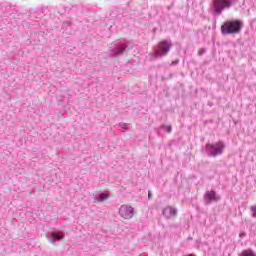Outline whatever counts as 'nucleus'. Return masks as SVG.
<instances>
[{"label": "nucleus", "instance_id": "obj_12", "mask_svg": "<svg viewBox=\"0 0 256 256\" xmlns=\"http://www.w3.org/2000/svg\"><path fill=\"white\" fill-rule=\"evenodd\" d=\"M205 53V48H201L199 51H198V55L201 56Z\"/></svg>", "mask_w": 256, "mask_h": 256}, {"label": "nucleus", "instance_id": "obj_7", "mask_svg": "<svg viewBox=\"0 0 256 256\" xmlns=\"http://www.w3.org/2000/svg\"><path fill=\"white\" fill-rule=\"evenodd\" d=\"M205 199L208 200V203H212V201H219L221 197L217 196V193H215V191H208L205 194Z\"/></svg>", "mask_w": 256, "mask_h": 256}, {"label": "nucleus", "instance_id": "obj_14", "mask_svg": "<svg viewBox=\"0 0 256 256\" xmlns=\"http://www.w3.org/2000/svg\"><path fill=\"white\" fill-rule=\"evenodd\" d=\"M152 195L151 192L148 193V199H151Z\"/></svg>", "mask_w": 256, "mask_h": 256}, {"label": "nucleus", "instance_id": "obj_4", "mask_svg": "<svg viewBox=\"0 0 256 256\" xmlns=\"http://www.w3.org/2000/svg\"><path fill=\"white\" fill-rule=\"evenodd\" d=\"M224 149L225 143H223L222 141H219L216 144L206 145V150L210 153L211 157H217V155H222Z\"/></svg>", "mask_w": 256, "mask_h": 256}, {"label": "nucleus", "instance_id": "obj_13", "mask_svg": "<svg viewBox=\"0 0 256 256\" xmlns=\"http://www.w3.org/2000/svg\"><path fill=\"white\" fill-rule=\"evenodd\" d=\"M166 131H167L168 133H171V126H167V127H166Z\"/></svg>", "mask_w": 256, "mask_h": 256}, {"label": "nucleus", "instance_id": "obj_2", "mask_svg": "<svg viewBox=\"0 0 256 256\" xmlns=\"http://www.w3.org/2000/svg\"><path fill=\"white\" fill-rule=\"evenodd\" d=\"M233 5V0H213V9L216 15H221L225 9H229Z\"/></svg>", "mask_w": 256, "mask_h": 256}, {"label": "nucleus", "instance_id": "obj_1", "mask_svg": "<svg viewBox=\"0 0 256 256\" xmlns=\"http://www.w3.org/2000/svg\"><path fill=\"white\" fill-rule=\"evenodd\" d=\"M243 29V22L239 20H228L221 25L222 35H237Z\"/></svg>", "mask_w": 256, "mask_h": 256}, {"label": "nucleus", "instance_id": "obj_10", "mask_svg": "<svg viewBox=\"0 0 256 256\" xmlns=\"http://www.w3.org/2000/svg\"><path fill=\"white\" fill-rule=\"evenodd\" d=\"M100 201H106V199H109V194L102 193L99 196Z\"/></svg>", "mask_w": 256, "mask_h": 256}, {"label": "nucleus", "instance_id": "obj_3", "mask_svg": "<svg viewBox=\"0 0 256 256\" xmlns=\"http://www.w3.org/2000/svg\"><path fill=\"white\" fill-rule=\"evenodd\" d=\"M173 44L167 40L160 41L158 48L154 51L156 57H165L169 51H171Z\"/></svg>", "mask_w": 256, "mask_h": 256}, {"label": "nucleus", "instance_id": "obj_9", "mask_svg": "<svg viewBox=\"0 0 256 256\" xmlns=\"http://www.w3.org/2000/svg\"><path fill=\"white\" fill-rule=\"evenodd\" d=\"M52 238L54 239V241H61V239H63V236L59 235V233L57 232H52Z\"/></svg>", "mask_w": 256, "mask_h": 256}, {"label": "nucleus", "instance_id": "obj_5", "mask_svg": "<svg viewBox=\"0 0 256 256\" xmlns=\"http://www.w3.org/2000/svg\"><path fill=\"white\" fill-rule=\"evenodd\" d=\"M133 207L124 204L120 207L119 214L123 217V219H133Z\"/></svg>", "mask_w": 256, "mask_h": 256}, {"label": "nucleus", "instance_id": "obj_11", "mask_svg": "<svg viewBox=\"0 0 256 256\" xmlns=\"http://www.w3.org/2000/svg\"><path fill=\"white\" fill-rule=\"evenodd\" d=\"M250 209L252 211V217L256 218V206H252Z\"/></svg>", "mask_w": 256, "mask_h": 256}, {"label": "nucleus", "instance_id": "obj_8", "mask_svg": "<svg viewBox=\"0 0 256 256\" xmlns=\"http://www.w3.org/2000/svg\"><path fill=\"white\" fill-rule=\"evenodd\" d=\"M242 256H256L255 252L251 249L243 250L242 251Z\"/></svg>", "mask_w": 256, "mask_h": 256}, {"label": "nucleus", "instance_id": "obj_6", "mask_svg": "<svg viewBox=\"0 0 256 256\" xmlns=\"http://www.w3.org/2000/svg\"><path fill=\"white\" fill-rule=\"evenodd\" d=\"M163 215L166 219H171L172 217H177V209L172 206H167L163 209Z\"/></svg>", "mask_w": 256, "mask_h": 256}]
</instances>
